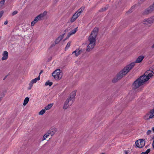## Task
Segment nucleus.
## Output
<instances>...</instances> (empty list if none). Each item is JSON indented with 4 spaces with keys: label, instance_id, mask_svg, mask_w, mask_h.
<instances>
[{
    "label": "nucleus",
    "instance_id": "obj_1",
    "mask_svg": "<svg viewBox=\"0 0 154 154\" xmlns=\"http://www.w3.org/2000/svg\"><path fill=\"white\" fill-rule=\"evenodd\" d=\"M154 74V65L150 67L142 75L137 79L132 84L133 90L135 91L140 86L143 85Z\"/></svg>",
    "mask_w": 154,
    "mask_h": 154
},
{
    "label": "nucleus",
    "instance_id": "obj_2",
    "mask_svg": "<svg viewBox=\"0 0 154 154\" xmlns=\"http://www.w3.org/2000/svg\"><path fill=\"white\" fill-rule=\"evenodd\" d=\"M134 63H131L127 65L123 69L120 71L112 80L113 83H116L121 79L134 66Z\"/></svg>",
    "mask_w": 154,
    "mask_h": 154
},
{
    "label": "nucleus",
    "instance_id": "obj_3",
    "mask_svg": "<svg viewBox=\"0 0 154 154\" xmlns=\"http://www.w3.org/2000/svg\"><path fill=\"white\" fill-rule=\"evenodd\" d=\"M98 31V28L95 27L93 29L88 38V41L90 42L96 44V38L97 35Z\"/></svg>",
    "mask_w": 154,
    "mask_h": 154
},
{
    "label": "nucleus",
    "instance_id": "obj_4",
    "mask_svg": "<svg viewBox=\"0 0 154 154\" xmlns=\"http://www.w3.org/2000/svg\"><path fill=\"white\" fill-rule=\"evenodd\" d=\"M52 75L55 80H58L62 78L63 73L60 69H57L53 72Z\"/></svg>",
    "mask_w": 154,
    "mask_h": 154
},
{
    "label": "nucleus",
    "instance_id": "obj_5",
    "mask_svg": "<svg viewBox=\"0 0 154 154\" xmlns=\"http://www.w3.org/2000/svg\"><path fill=\"white\" fill-rule=\"evenodd\" d=\"M154 11V2L152 4L146 9L143 13L144 15H148Z\"/></svg>",
    "mask_w": 154,
    "mask_h": 154
},
{
    "label": "nucleus",
    "instance_id": "obj_6",
    "mask_svg": "<svg viewBox=\"0 0 154 154\" xmlns=\"http://www.w3.org/2000/svg\"><path fill=\"white\" fill-rule=\"evenodd\" d=\"M145 141L144 140L140 139L137 140L135 143V147L142 148L145 145Z\"/></svg>",
    "mask_w": 154,
    "mask_h": 154
},
{
    "label": "nucleus",
    "instance_id": "obj_7",
    "mask_svg": "<svg viewBox=\"0 0 154 154\" xmlns=\"http://www.w3.org/2000/svg\"><path fill=\"white\" fill-rule=\"evenodd\" d=\"M47 14V11H45L43 13H41L37 16L35 18L34 20L37 23L38 21L42 20L43 17L45 16Z\"/></svg>",
    "mask_w": 154,
    "mask_h": 154
},
{
    "label": "nucleus",
    "instance_id": "obj_8",
    "mask_svg": "<svg viewBox=\"0 0 154 154\" xmlns=\"http://www.w3.org/2000/svg\"><path fill=\"white\" fill-rule=\"evenodd\" d=\"M153 21L151 17L148 19H145L143 21V23L144 24L147 25L152 23Z\"/></svg>",
    "mask_w": 154,
    "mask_h": 154
},
{
    "label": "nucleus",
    "instance_id": "obj_9",
    "mask_svg": "<svg viewBox=\"0 0 154 154\" xmlns=\"http://www.w3.org/2000/svg\"><path fill=\"white\" fill-rule=\"evenodd\" d=\"M65 34V33H64L62 35H60L56 39L55 41V44H58L59 42L61 41L62 39L63 38L64 35Z\"/></svg>",
    "mask_w": 154,
    "mask_h": 154
},
{
    "label": "nucleus",
    "instance_id": "obj_10",
    "mask_svg": "<svg viewBox=\"0 0 154 154\" xmlns=\"http://www.w3.org/2000/svg\"><path fill=\"white\" fill-rule=\"evenodd\" d=\"M144 57L143 56H140L137 59L135 62H133L132 63H134L135 65V63H140L143 60Z\"/></svg>",
    "mask_w": 154,
    "mask_h": 154
},
{
    "label": "nucleus",
    "instance_id": "obj_11",
    "mask_svg": "<svg viewBox=\"0 0 154 154\" xmlns=\"http://www.w3.org/2000/svg\"><path fill=\"white\" fill-rule=\"evenodd\" d=\"M3 57H2V59L4 60L7 59L8 57V53L7 51H5L4 52L3 54Z\"/></svg>",
    "mask_w": 154,
    "mask_h": 154
},
{
    "label": "nucleus",
    "instance_id": "obj_12",
    "mask_svg": "<svg viewBox=\"0 0 154 154\" xmlns=\"http://www.w3.org/2000/svg\"><path fill=\"white\" fill-rule=\"evenodd\" d=\"M85 9L84 7H82L79 9L78 11L76 12V16H78V17L80 15V14L82 13V11L84 10Z\"/></svg>",
    "mask_w": 154,
    "mask_h": 154
},
{
    "label": "nucleus",
    "instance_id": "obj_13",
    "mask_svg": "<svg viewBox=\"0 0 154 154\" xmlns=\"http://www.w3.org/2000/svg\"><path fill=\"white\" fill-rule=\"evenodd\" d=\"M69 106V101L68 100H66L64 104L63 108L64 109H66Z\"/></svg>",
    "mask_w": 154,
    "mask_h": 154
},
{
    "label": "nucleus",
    "instance_id": "obj_14",
    "mask_svg": "<svg viewBox=\"0 0 154 154\" xmlns=\"http://www.w3.org/2000/svg\"><path fill=\"white\" fill-rule=\"evenodd\" d=\"M76 13H75V14H74L73 15L72 17L70 22L71 23H73V22L78 17V16H76Z\"/></svg>",
    "mask_w": 154,
    "mask_h": 154
},
{
    "label": "nucleus",
    "instance_id": "obj_15",
    "mask_svg": "<svg viewBox=\"0 0 154 154\" xmlns=\"http://www.w3.org/2000/svg\"><path fill=\"white\" fill-rule=\"evenodd\" d=\"M148 113H149V118H151V119L153 118L154 116V109H152L150 110L149 112Z\"/></svg>",
    "mask_w": 154,
    "mask_h": 154
},
{
    "label": "nucleus",
    "instance_id": "obj_16",
    "mask_svg": "<svg viewBox=\"0 0 154 154\" xmlns=\"http://www.w3.org/2000/svg\"><path fill=\"white\" fill-rule=\"evenodd\" d=\"M77 30L78 27H76V28H75L74 29L72 30L69 32V33L70 34V35H72L75 33L77 31Z\"/></svg>",
    "mask_w": 154,
    "mask_h": 154
},
{
    "label": "nucleus",
    "instance_id": "obj_17",
    "mask_svg": "<svg viewBox=\"0 0 154 154\" xmlns=\"http://www.w3.org/2000/svg\"><path fill=\"white\" fill-rule=\"evenodd\" d=\"M108 8V5H106V6L103 8H102L99 10L100 12H102L106 10Z\"/></svg>",
    "mask_w": 154,
    "mask_h": 154
},
{
    "label": "nucleus",
    "instance_id": "obj_18",
    "mask_svg": "<svg viewBox=\"0 0 154 154\" xmlns=\"http://www.w3.org/2000/svg\"><path fill=\"white\" fill-rule=\"evenodd\" d=\"M29 100V98L28 97H26L24 99V102L23 103V105L25 106L28 103Z\"/></svg>",
    "mask_w": 154,
    "mask_h": 154
},
{
    "label": "nucleus",
    "instance_id": "obj_19",
    "mask_svg": "<svg viewBox=\"0 0 154 154\" xmlns=\"http://www.w3.org/2000/svg\"><path fill=\"white\" fill-rule=\"evenodd\" d=\"M53 104H49L47 106H46L45 107V109L46 110H48L51 109L52 106H53Z\"/></svg>",
    "mask_w": 154,
    "mask_h": 154
},
{
    "label": "nucleus",
    "instance_id": "obj_20",
    "mask_svg": "<svg viewBox=\"0 0 154 154\" xmlns=\"http://www.w3.org/2000/svg\"><path fill=\"white\" fill-rule=\"evenodd\" d=\"M82 52V49H77V51L76 53V56L77 57L80 54H81Z\"/></svg>",
    "mask_w": 154,
    "mask_h": 154
},
{
    "label": "nucleus",
    "instance_id": "obj_21",
    "mask_svg": "<svg viewBox=\"0 0 154 154\" xmlns=\"http://www.w3.org/2000/svg\"><path fill=\"white\" fill-rule=\"evenodd\" d=\"M76 91H74L72 92L70 95L72 96V98H73V100L75 99V96H76Z\"/></svg>",
    "mask_w": 154,
    "mask_h": 154
},
{
    "label": "nucleus",
    "instance_id": "obj_22",
    "mask_svg": "<svg viewBox=\"0 0 154 154\" xmlns=\"http://www.w3.org/2000/svg\"><path fill=\"white\" fill-rule=\"evenodd\" d=\"M143 118L145 120H149L151 119V118H149V113L148 112L144 116Z\"/></svg>",
    "mask_w": 154,
    "mask_h": 154
},
{
    "label": "nucleus",
    "instance_id": "obj_23",
    "mask_svg": "<svg viewBox=\"0 0 154 154\" xmlns=\"http://www.w3.org/2000/svg\"><path fill=\"white\" fill-rule=\"evenodd\" d=\"M40 80V77L39 75L37 77L35 78L34 79H32L31 80V81L33 82V83H36L37 81L39 80Z\"/></svg>",
    "mask_w": 154,
    "mask_h": 154
},
{
    "label": "nucleus",
    "instance_id": "obj_24",
    "mask_svg": "<svg viewBox=\"0 0 154 154\" xmlns=\"http://www.w3.org/2000/svg\"><path fill=\"white\" fill-rule=\"evenodd\" d=\"M53 82H50L49 81L46 82L45 83V85L47 86L49 85V86H51L53 85Z\"/></svg>",
    "mask_w": 154,
    "mask_h": 154
},
{
    "label": "nucleus",
    "instance_id": "obj_25",
    "mask_svg": "<svg viewBox=\"0 0 154 154\" xmlns=\"http://www.w3.org/2000/svg\"><path fill=\"white\" fill-rule=\"evenodd\" d=\"M49 135V134H48V133L47 132V133L44 135L42 138V140H45L46 138H47Z\"/></svg>",
    "mask_w": 154,
    "mask_h": 154
},
{
    "label": "nucleus",
    "instance_id": "obj_26",
    "mask_svg": "<svg viewBox=\"0 0 154 154\" xmlns=\"http://www.w3.org/2000/svg\"><path fill=\"white\" fill-rule=\"evenodd\" d=\"M95 44H96L91 43V42H90L88 46V47H89V46H90L91 47V48H93L95 46Z\"/></svg>",
    "mask_w": 154,
    "mask_h": 154
},
{
    "label": "nucleus",
    "instance_id": "obj_27",
    "mask_svg": "<svg viewBox=\"0 0 154 154\" xmlns=\"http://www.w3.org/2000/svg\"><path fill=\"white\" fill-rule=\"evenodd\" d=\"M45 112V109H42L39 112V114L40 115H42Z\"/></svg>",
    "mask_w": 154,
    "mask_h": 154
},
{
    "label": "nucleus",
    "instance_id": "obj_28",
    "mask_svg": "<svg viewBox=\"0 0 154 154\" xmlns=\"http://www.w3.org/2000/svg\"><path fill=\"white\" fill-rule=\"evenodd\" d=\"M71 43V41H69L67 43V45H66V48H65V49H67L68 48L70 47Z\"/></svg>",
    "mask_w": 154,
    "mask_h": 154
},
{
    "label": "nucleus",
    "instance_id": "obj_29",
    "mask_svg": "<svg viewBox=\"0 0 154 154\" xmlns=\"http://www.w3.org/2000/svg\"><path fill=\"white\" fill-rule=\"evenodd\" d=\"M53 130H50L48 131V132L49 134V135H50L51 136H53L54 135V133L52 131Z\"/></svg>",
    "mask_w": 154,
    "mask_h": 154
},
{
    "label": "nucleus",
    "instance_id": "obj_30",
    "mask_svg": "<svg viewBox=\"0 0 154 154\" xmlns=\"http://www.w3.org/2000/svg\"><path fill=\"white\" fill-rule=\"evenodd\" d=\"M5 2V0H2L0 1V8H2Z\"/></svg>",
    "mask_w": 154,
    "mask_h": 154
},
{
    "label": "nucleus",
    "instance_id": "obj_31",
    "mask_svg": "<svg viewBox=\"0 0 154 154\" xmlns=\"http://www.w3.org/2000/svg\"><path fill=\"white\" fill-rule=\"evenodd\" d=\"M150 151V149H148L145 152H142L141 154H148Z\"/></svg>",
    "mask_w": 154,
    "mask_h": 154
},
{
    "label": "nucleus",
    "instance_id": "obj_32",
    "mask_svg": "<svg viewBox=\"0 0 154 154\" xmlns=\"http://www.w3.org/2000/svg\"><path fill=\"white\" fill-rule=\"evenodd\" d=\"M66 100H68L69 102L70 101H71V100L72 101H73L74 100H73V98H72V96H70V95H69L68 98L66 99Z\"/></svg>",
    "mask_w": 154,
    "mask_h": 154
},
{
    "label": "nucleus",
    "instance_id": "obj_33",
    "mask_svg": "<svg viewBox=\"0 0 154 154\" xmlns=\"http://www.w3.org/2000/svg\"><path fill=\"white\" fill-rule=\"evenodd\" d=\"M33 83L31 81L29 84V87L28 88V89L29 90H30L32 86Z\"/></svg>",
    "mask_w": 154,
    "mask_h": 154
},
{
    "label": "nucleus",
    "instance_id": "obj_34",
    "mask_svg": "<svg viewBox=\"0 0 154 154\" xmlns=\"http://www.w3.org/2000/svg\"><path fill=\"white\" fill-rule=\"evenodd\" d=\"M93 48H91V47L89 46L88 47V46L87 47V48L86 49V51L88 52L90 51Z\"/></svg>",
    "mask_w": 154,
    "mask_h": 154
},
{
    "label": "nucleus",
    "instance_id": "obj_35",
    "mask_svg": "<svg viewBox=\"0 0 154 154\" xmlns=\"http://www.w3.org/2000/svg\"><path fill=\"white\" fill-rule=\"evenodd\" d=\"M18 13V11H14L12 14V15L13 16L14 15H15L17 14Z\"/></svg>",
    "mask_w": 154,
    "mask_h": 154
},
{
    "label": "nucleus",
    "instance_id": "obj_36",
    "mask_svg": "<svg viewBox=\"0 0 154 154\" xmlns=\"http://www.w3.org/2000/svg\"><path fill=\"white\" fill-rule=\"evenodd\" d=\"M51 130H53L52 131H53V133H54V134L56 132V131H57V129L54 128H53L51 129Z\"/></svg>",
    "mask_w": 154,
    "mask_h": 154
},
{
    "label": "nucleus",
    "instance_id": "obj_37",
    "mask_svg": "<svg viewBox=\"0 0 154 154\" xmlns=\"http://www.w3.org/2000/svg\"><path fill=\"white\" fill-rule=\"evenodd\" d=\"M70 36V34L68 33V35L67 36L66 38L64 40H63V41H64L68 39Z\"/></svg>",
    "mask_w": 154,
    "mask_h": 154
},
{
    "label": "nucleus",
    "instance_id": "obj_38",
    "mask_svg": "<svg viewBox=\"0 0 154 154\" xmlns=\"http://www.w3.org/2000/svg\"><path fill=\"white\" fill-rule=\"evenodd\" d=\"M36 23L35 22V21L34 20L33 21H32L31 23V26H34V25L35 24V23Z\"/></svg>",
    "mask_w": 154,
    "mask_h": 154
},
{
    "label": "nucleus",
    "instance_id": "obj_39",
    "mask_svg": "<svg viewBox=\"0 0 154 154\" xmlns=\"http://www.w3.org/2000/svg\"><path fill=\"white\" fill-rule=\"evenodd\" d=\"M151 131L150 130H149L147 131L146 133V134L147 135H149V134H151Z\"/></svg>",
    "mask_w": 154,
    "mask_h": 154
},
{
    "label": "nucleus",
    "instance_id": "obj_40",
    "mask_svg": "<svg viewBox=\"0 0 154 154\" xmlns=\"http://www.w3.org/2000/svg\"><path fill=\"white\" fill-rule=\"evenodd\" d=\"M5 94L4 93H2L0 95V97H2V98H3L5 96Z\"/></svg>",
    "mask_w": 154,
    "mask_h": 154
},
{
    "label": "nucleus",
    "instance_id": "obj_41",
    "mask_svg": "<svg viewBox=\"0 0 154 154\" xmlns=\"http://www.w3.org/2000/svg\"><path fill=\"white\" fill-rule=\"evenodd\" d=\"M4 13L3 11H2L0 12V18L2 16Z\"/></svg>",
    "mask_w": 154,
    "mask_h": 154
},
{
    "label": "nucleus",
    "instance_id": "obj_42",
    "mask_svg": "<svg viewBox=\"0 0 154 154\" xmlns=\"http://www.w3.org/2000/svg\"><path fill=\"white\" fill-rule=\"evenodd\" d=\"M77 51V49L75 51H74L72 53V54L75 53V56H76V53Z\"/></svg>",
    "mask_w": 154,
    "mask_h": 154
},
{
    "label": "nucleus",
    "instance_id": "obj_43",
    "mask_svg": "<svg viewBox=\"0 0 154 154\" xmlns=\"http://www.w3.org/2000/svg\"><path fill=\"white\" fill-rule=\"evenodd\" d=\"M124 152H125V154H128V150H125L124 151Z\"/></svg>",
    "mask_w": 154,
    "mask_h": 154
},
{
    "label": "nucleus",
    "instance_id": "obj_44",
    "mask_svg": "<svg viewBox=\"0 0 154 154\" xmlns=\"http://www.w3.org/2000/svg\"><path fill=\"white\" fill-rule=\"evenodd\" d=\"M68 28L66 29L64 31V32H65L64 33H66V32H68Z\"/></svg>",
    "mask_w": 154,
    "mask_h": 154
},
{
    "label": "nucleus",
    "instance_id": "obj_45",
    "mask_svg": "<svg viewBox=\"0 0 154 154\" xmlns=\"http://www.w3.org/2000/svg\"><path fill=\"white\" fill-rule=\"evenodd\" d=\"M8 21L7 20L5 22L4 24L5 25H6L8 24Z\"/></svg>",
    "mask_w": 154,
    "mask_h": 154
},
{
    "label": "nucleus",
    "instance_id": "obj_46",
    "mask_svg": "<svg viewBox=\"0 0 154 154\" xmlns=\"http://www.w3.org/2000/svg\"><path fill=\"white\" fill-rule=\"evenodd\" d=\"M43 71L42 70H41L39 73V75L40 76V75L42 72Z\"/></svg>",
    "mask_w": 154,
    "mask_h": 154
},
{
    "label": "nucleus",
    "instance_id": "obj_47",
    "mask_svg": "<svg viewBox=\"0 0 154 154\" xmlns=\"http://www.w3.org/2000/svg\"><path fill=\"white\" fill-rule=\"evenodd\" d=\"M151 17L152 18V19L153 21H154V16H152Z\"/></svg>",
    "mask_w": 154,
    "mask_h": 154
},
{
    "label": "nucleus",
    "instance_id": "obj_48",
    "mask_svg": "<svg viewBox=\"0 0 154 154\" xmlns=\"http://www.w3.org/2000/svg\"><path fill=\"white\" fill-rule=\"evenodd\" d=\"M152 48H154V43L151 46Z\"/></svg>",
    "mask_w": 154,
    "mask_h": 154
},
{
    "label": "nucleus",
    "instance_id": "obj_49",
    "mask_svg": "<svg viewBox=\"0 0 154 154\" xmlns=\"http://www.w3.org/2000/svg\"><path fill=\"white\" fill-rule=\"evenodd\" d=\"M55 44H53L51 45V47H53V46H55Z\"/></svg>",
    "mask_w": 154,
    "mask_h": 154
},
{
    "label": "nucleus",
    "instance_id": "obj_50",
    "mask_svg": "<svg viewBox=\"0 0 154 154\" xmlns=\"http://www.w3.org/2000/svg\"><path fill=\"white\" fill-rule=\"evenodd\" d=\"M152 130L154 133V127H153L152 128Z\"/></svg>",
    "mask_w": 154,
    "mask_h": 154
},
{
    "label": "nucleus",
    "instance_id": "obj_51",
    "mask_svg": "<svg viewBox=\"0 0 154 154\" xmlns=\"http://www.w3.org/2000/svg\"><path fill=\"white\" fill-rule=\"evenodd\" d=\"M7 77V76H6L4 78V79H3V80H5V79L6 78V77Z\"/></svg>",
    "mask_w": 154,
    "mask_h": 154
},
{
    "label": "nucleus",
    "instance_id": "obj_52",
    "mask_svg": "<svg viewBox=\"0 0 154 154\" xmlns=\"http://www.w3.org/2000/svg\"><path fill=\"white\" fill-rule=\"evenodd\" d=\"M134 8V6H132L131 7V9H132L133 8Z\"/></svg>",
    "mask_w": 154,
    "mask_h": 154
},
{
    "label": "nucleus",
    "instance_id": "obj_53",
    "mask_svg": "<svg viewBox=\"0 0 154 154\" xmlns=\"http://www.w3.org/2000/svg\"><path fill=\"white\" fill-rule=\"evenodd\" d=\"M2 99V97H0V101H1Z\"/></svg>",
    "mask_w": 154,
    "mask_h": 154
},
{
    "label": "nucleus",
    "instance_id": "obj_54",
    "mask_svg": "<svg viewBox=\"0 0 154 154\" xmlns=\"http://www.w3.org/2000/svg\"><path fill=\"white\" fill-rule=\"evenodd\" d=\"M130 10H129V11H128V12H132V11H131V12H130Z\"/></svg>",
    "mask_w": 154,
    "mask_h": 154
},
{
    "label": "nucleus",
    "instance_id": "obj_55",
    "mask_svg": "<svg viewBox=\"0 0 154 154\" xmlns=\"http://www.w3.org/2000/svg\"><path fill=\"white\" fill-rule=\"evenodd\" d=\"M132 97V98L131 99V100H130V101H131L132 99H133V98H134V97Z\"/></svg>",
    "mask_w": 154,
    "mask_h": 154
},
{
    "label": "nucleus",
    "instance_id": "obj_56",
    "mask_svg": "<svg viewBox=\"0 0 154 154\" xmlns=\"http://www.w3.org/2000/svg\"><path fill=\"white\" fill-rule=\"evenodd\" d=\"M121 0H119V2H121Z\"/></svg>",
    "mask_w": 154,
    "mask_h": 154
},
{
    "label": "nucleus",
    "instance_id": "obj_57",
    "mask_svg": "<svg viewBox=\"0 0 154 154\" xmlns=\"http://www.w3.org/2000/svg\"><path fill=\"white\" fill-rule=\"evenodd\" d=\"M102 154H105L104 153H102Z\"/></svg>",
    "mask_w": 154,
    "mask_h": 154
},
{
    "label": "nucleus",
    "instance_id": "obj_58",
    "mask_svg": "<svg viewBox=\"0 0 154 154\" xmlns=\"http://www.w3.org/2000/svg\"><path fill=\"white\" fill-rule=\"evenodd\" d=\"M143 1H145V0H143Z\"/></svg>",
    "mask_w": 154,
    "mask_h": 154
},
{
    "label": "nucleus",
    "instance_id": "obj_59",
    "mask_svg": "<svg viewBox=\"0 0 154 154\" xmlns=\"http://www.w3.org/2000/svg\"><path fill=\"white\" fill-rule=\"evenodd\" d=\"M154 109V108L153 109Z\"/></svg>",
    "mask_w": 154,
    "mask_h": 154
}]
</instances>
